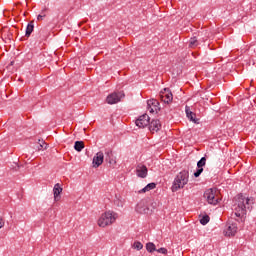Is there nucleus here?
Listing matches in <instances>:
<instances>
[{
  "mask_svg": "<svg viewBox=\"0 0 256 256\" xmlns=\"http://www.w3.org/2000/svg\"><path fill=\"white\" fill-rule=\"evenodd\" d=\"M187 183H189V171L183 170L175 177L172 191H179V189H183Z\"/></svg>",
  "mask_w": 256,
  "mask_h": 256,
  "instance_id": "obj_1",
  "label": "nucleus"
},
{
  "mask_svg": "<svg viewBox=\"0 0 256 256\" xmlns=\"http://www.w3.org/2000/svg\"><path fill=\"white\" fill-rule=\"evenodd\" d=\"M117 219V213L113 211H107L101 215L98 220L99 227H107L108 225H113Z\"/></svg>",
  "mask_w": 256,
  "mask_h": 256,
  "instance_id": "obj_2",
  "label": "nucleus"
},
{
  "mask_svg": "<svg viewBox=\"0 0 256 256\" xmlns=\"http://www.w3.org/2000/svg\"><path fill=\"white\" fill-rule=\"evenodd\" d=\"M217 189L210 188L204 192V198L209 203V205H217L219 203V198L216 196Z\"/></svg>",
  "mask_w": 256,
  "mask_h": 256,
  "instance_id": "obj_3",
  "label": "nucleus"
},
{
  "mask_svg": "<svg viewBox=\"0 0 256 256\" xmlns=\"http://www.w3.org/2000/svg\"><path fill=\"white\" fill-rule=\"evenodd\" d=\"M123 97H125V93H123L121 91L114 92L107 96L106 102L108 103V105H115V104L119 103V101H121V99H123Z\"/></svg>",
  "mask_w": 256,
  "mask_h": 256,
  "instance_id": "obj_4",
  "label": "nucleus"
},
{
  "mask_svg": "<svg viewBox=\"0 0 256 256\" xmlns=\"http://www.w3.org/2000/svg\"><path fill=\"white\" fill-rule=\"evenodd\" d=\"M136 212L140 213L141 215H149L150 210H149V206L147 205V200H141L136 205Z\"/></svg>",
  "mask_w": 256,
  "mask_h": 256,
  "instance_id": "obj_5",
  "label": "nucleus"
},
{
  "mask_svg": "<svg viewBox=\"0 0 256 256\" xmlns=\"http://www.w3.org/2000/svg\"><path fill=\"white\" fill-rule=\"evenodd\" d=\"M160 99L163 103L169 104L173 101V93H171L169 88H164V90L160 92Z\"/></svg>",
  "mask_w": 256,
  "mask_h": 256,
  "instance_id": "obj_6",
  "label": "nucleus"
},
{
  "mask_svg": "<svg viewBox=\"0 0 256 256\" xmlns=\"http://www.w3.org/2000/svg\"><path fill=\"white\" fill-rule=\"evenodd\" d=\"M147 109L150 113H157L158 111H161V107L159 106V101L157 99L148 100Z\"/></svg>",
  "mask_w": 256,
  "mask_h": 256,
  "instance_id": "obj_7",
  "label": "nucleus"
},
{
  "mask_svg": "<svg viewBox=\"0 0 256 256\" xmlns=\"http://www.w3.org/2000/svg\"><path fill=\"white\" fill-rule=\"evenodd\" d=\"M136 175L140 179H145L149 173V170L147 169V166H145L143 163H139L136 166Z\"/></svg>",
  "mask_w": 256,
  "mask_h": 256,
  "instance_id": "obj_8",
  "label": "nucleus"
},
{
  "mask_svg": "<svg viewBox=\"0 0 256 256\" xmlns=\"http://www.w3.org/2000/svg\"><path fill=\"white\" fill-rule=\"evenodd\" d=\"M149 121H151V118L147 114L141 115L137 120H136V126L139 127L140 129H143L149 125Z\"/></svg>",
  "mask_w": 256,
  "mask_h": 256,
  "instance_id": "obj_9",
  "label": "nucleus"
},
{
  "mask_svg": "<svg viewBox=\"0 0 256 256\" xmlns=\"http://www.w3.org/2000/svg\"><path fill=\"white\" fill-rule=\"evenodd\" d=\"M207 164V158L204 156L197 162V170L194 172V177H200L203 173V167Z\"/></svg>",
  "mask_w": 256,
  "mask_h": 256,
  "instance_id": "obj_10",
  "label": "nucleus"
},
{
  "mask_svg": "<svg viewBox=\"0 0 256 256\" xmlns=\"http://www.w3.org/2000/svg\"><path fill=\"white\" fill-rule=\"evenodd\" d=\"M148 125L151 133H157V131L161 130V121H159V119H153L151 122L149 121Z\"/></svg>",
  "mask_w": 256,
  "mask_h": 256,
  "instance_id": "obj_11",
  "label": "nucleus"
},
{
  "mask_svg": "<svg viewBox=\"0 0 256 256\" xmlns=\"http://www.w3.org/2000/svg\"><path fill=\"white\" fill-rule=\"evenodd\" d=\"M224 233L226 237H234L235 233H237V223H228Z\"/></svg>",
  "mask_w": 256,
  "mask_h": 256,
  "instance_id": "obj_12",
  "label": "nucleus"
},
{
  "mask_svg": "<svg viewBox=\"0 0 256 256\" xmlns=\"http://www.w3.org/2000/svg\"><path fill=\"white\" fill-rule=\"evenodd\" d=\"M105 159V155L103 152H98L96 155L93 157V167L97 168L100 165H103V161Z\"/></svg>",
  "mask_w": 256,
  "mask_h": 256,
  "instance_id": "obj_13",
  "label": "nucleus"
},
{
  "mask_svg": "<svg viewBox=\"0 0 256 256\" xmlns=\"http://www.w3.org/2000/svg\"><path fill=\"white\" fill-rule=\"evenodd\" d=\"M186 111V117H188L189 121H192V123H195L196 125H199V119L196 118L197 115L191 111V108L189 106L185 107Z\"/></svg>",
  "mask_w": 256,
  "mask_h": 256,
  "instance_id": "obj_14",
  "label": "nucleus"
},
{
  "mask_svg": "<svg viewBox=\"0 0 256 256\" xmlns=\"http://www.w3.org/2000/svg\"><path fill=\"white\" fill-rule=\"evenodd\" d=\"M53 193H54V201H59V199H61V193H63V188L59 183L54 185Z\"/></svg>",
  "mask_w": 256,
  "mask_h": 256,
  "instance_id": "obj_15",
  "label": "nucleus"
},
{
  "mask_svg": "<svg viewBox=\"0 0 256 256\" xmlns=\"http://www.w3.org/2000/svg\"><path fill=\"white\" fill-rule=\"evenodd\" d=\"M105 161L106 163H109V165L113 166L115 165L117 162L114 160L113 158V152L112 151H106L105 152Z\"/></svg>",
  "mask_w": 256,
  "mask_h": 256,
  "instance_id": "obj_16",
  "label": "nucleus"
},
{
  "mask_svg": "<svg viewBox=\"0 0 256 256\" xmlns=\"http://www.w3.org/2000/svg\"><path fill=\"white\" fill-rule=\"evenodd\" d=\"M247 205H249V198L241 199L238 202V206H237L238 207V211H242V213L245 212V209H247Z\"/></svg>",
  "mask_w": 256,
  "mask_h": 256,
  "instance_id": "obj_17",
  "label": "nucleus"
},
{
  "mask_svg": "<svg viewBox=\"0 0 256 256\" xmlns=\"http://www.w3.org/2000/svg\"><path fill=\"white\" fill-rule=\"evenodd\" d=\"M157 187V184L155 182H151L147 184L143 189L139 191V193H147V191H153Z\"/></svg>",
  "mask_w": 256,
  "mask_h": 256,
  "instance_id": "obj_18",
  "label": "nucleus"
},
{
  "mask_svg": "<svg viewBox=\"0 0 256 256\" xmlns=\"http://www.w3.org/2000/svg\"><path fill=\"white\" fill-rule=\"evenodd\" d=\"M34 29H35V24L33 21H31L30 23H28V25L26 27L25 36L31 37V33H33Z\"/></svg>",
  "mask_w": 256,
  "mask_h": 256,
  "instance_id": "obj_19",
  "label": "nucleus"
},
{
  "mask_svg": "<svg viewBox=\"0 0 256 256\" xmlns=\"http://www.w3.org/2000/svg\"><path fill=\"white\" fill-rule=\"evenodd\" d=\"M199 41H201V40H198L197 37H195V36L190 38V40L188 42V47L190 49H195V47H198Z\"/></svg>",
  "mask_w": 256,
  "mask_h": 256,
  "instance_id": "obj_20",
  "label": "nucleus"
},
{
  "mask_svg": "<svg viewBox=\"0 0 256 256\" xmlns=\"http://www.w3.org/2000/svg\"><path fill=\"white\" fill-rule=\"evenodd\" d=\"M74 149L75 151H78V153H81V151L85 149V144L83 143V141H76L74 143Z\"/></svg>",
  "mask_w": 256,
  "mask_h": 256,
  "instance_id": "obj_21",
  "label": "nucleus"
},
{
  "mask_svg": "<svg viewBox=\"0 0 256 256\" xmlns=\"http://www.w3.org/2000/svg\"><path fill=\"white\" fill-rule=\"evenodd\" d=\"M146 251H148V253H153V251H157V247L153 242H148L146 244Z\"/></svg>",
  "mask_w": 256,
  "mask_h": 256,
  "instance_id": "obj_22",
  "label": "nucleus"
},
{
  "mask_svg": "<svg viewBox=\"0 0 256 256\" xmlns=\"http://www.w3.org/2000/svg\"><path fill=\"white\" fill-rule=\"evenodd\" d=\"M209 221H210L209 215H204L200 219L201 225H207V223H209Z\"/></svg>",
  "mask_w": 256,
  "mask_h": 256,
  "instance_id": "obj_23",
  "label": "nucleus"
},
{
  "mask_svg": "<svg viewBox=\"0 0 256 256\" xmlns=\"http://www.w3.org/2000/svg\"><path fill=\"white\" fill-rule=\"evenodd\" d=\"M133 248L136 249L137 251H141L143 249V244L139 241L134 242Z\"/></svg>",
  "mask_w": 256,
  "mask_h": 256,
  "instance_id": "obj_24",
  "label": "nucleus"
},
{
  "mask_svg": "<svg viewBox=\"0 0 256 256\" xmlns=\"http://www.w3.org/2000/svg\"><path fill=\"white\" fill-rule=\"evenodd\" d=\"M39 150L41 149H47V144L45 143V141L43 140H39V147H38Z\"/></svg>",
  "mask_w": 256,
  "mask_h": 256,
  "instance_id": "obj_25",
  "label": "nucleus"
},
{
  "mask_svg": "<svg viewBox=\"0 0 256 256\" xmlns=\"http://www.w3.org/2000/svg\"><path fill=\"white\" fill-rule=\"evenodd\" d=\"M157 253H162V255H167V249L166 248H159L156 249Z\"/></svg>",
  "mask_w": 256,
  "mask_h": 256,
  "instance_id": "obj_26",
  "label": "nucleus"
},
{
  "mask_svg": "<svg viewBox=\"0 0 256 256\" xmlns=\"http://www.w3.org/2000/svg\"><path fill=\"white\" fill-rule=\"evenodd\" d=\"M44 17H46V15H45V13L42 12L41 14H39V15L37 16V20H38V21H43Z\"/></svg>",
  "mask_w": 256,
  "mask_h": 256,
  "instance_id": "obj_27",
  "label": "nucleus"
},
{
  "mask_svg": "<svg viewBox=\"0 0 256 256\" xmlns=\"http://www.w3.org/2000/svg\"><path fill=\"white\" fill-rule=\"evenodd\" d=\"M5 227V221H3V217L0 216V229H3Z\"/></svg>",
  "mask_w": 256,
  "mask_h": 256,
  "instance_id": "obj_28",
  "label": "nucleus"
},
{
  "mask_svg": "<svg viewBox=\"0 0 256 256\" xmlns=\"http://www.w3.org/2000/svg\"><path fill=\"white\" fill-rule=\"evenodd\" d=\"M234 215H235V217H241V213H239V212L234 213Z\"/></svg>",
  "mask_w": 256,
  "mask_h": 256,
  "instance_id": "obj_29",
  "label": "nucleus"
},
{
  "mask_svg": "<svg viewBox=\"0 0 256 256\" xmlns=\"http://www.w3.org/2000/svg\"><path fill=\"white\" fill-rule=\"evenodd\" d=\"M118 207H123V202H120V204H118Z\"/></svg>",
  "mask_w": 256,
  "mask_h": 256,
  "instance_id": "obj_30",
  "label": "nucleus"
},
{
  "mask_svg": "<svg viewBox=\"0 0 256 256\" xmlns=\"http://www.w3.org/2000/svg\"><path fill=\"white\" fill-rule=\"evenodd\" d=\"M43 33H45V31L41 30V31H40V35H43Z\"/></svg>",
  "mask_w": 256,
  "mask_h": 256,
  "instance_id": "obj_31",
  "label": "nucleus"
}]
</instances>
